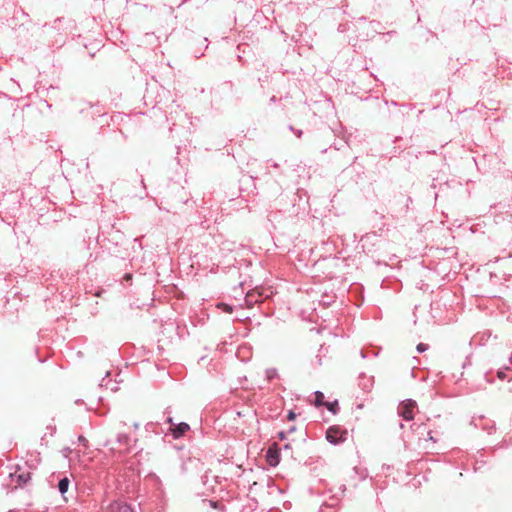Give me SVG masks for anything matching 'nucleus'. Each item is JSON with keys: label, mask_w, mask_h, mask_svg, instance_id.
Listing matches in <instances>:
<instances>
[{"label": "nucleus", "mask_w": 512, "mask_h": 512, "mask_svg": "<svg viewBox=\"0 0 512 512\" xmlns=\"http://www.w3.org/2000/svg\"><path fill=\"white\" fill-rule=\"evenodd\" d=\"M276 376H277V370L275 368H271L266 371V377L268 380H272Z\"/></svg>", "instance_id": "nucleus-11"}, {"label": "nucleus", "mask_w": 512, "mask_h": 512, "mask_svg": "<svg viewBox=\"0 0 512 512\" xmlns=\"http://www.w3.org/2000/svg\"><path fill=\"white\" fill-rule=\"evenodd\" d=\"M127 442H128V436L126 434H119L117 436V443H118L119 446H122V445L126 446ZM111 449L114 450V451L117 450V451L121 452V448L120 447L112 446Z\"/></svg>", "instance_id": "nucleus-9"}, {"label": "nucleus", "mask_w": 512, "mask_h": 512, "mask_svg": "<svg viewBox=\"0 0 512 512\" xmlns=\"http://www.w3.org/2000/svg\"><path fill=\"white\" fill-rule=\"evenodd\" d=\"M279 436H280V438H281V439H283V438H284V434H283V432H281V433L279 434Z\"/></svg>", "instance_id": "nucleus-20"}, {"label": "nucleus", "mask_w": 512, "mask_h": 512, "mask_svg": "<svg viewBox=\"0 0 512 512\" xmlns=\"http://www.w3.org/2000/svg\"><path fill=\"white\" fill-rule=\"evenodd\" d=\"M123 279L128 281V273H125L124 276H123Z\"/></svg>", "instance_id": "nucleus-19"}, {"label": "nucleus", "mask_w": 512, "mask_h": 512, "mask_svg": "<svg viewBox=\"0 0 512 512\" xmlns=\"http://www.w3.org/2000/svg\"><path fill=\"white\" fill-rule=\"evenodd\" d=\"M11 482L15 483V488L25 485L30 480V472L18 471L10 474Z\"/></svg>", "instance_id": "nucleus-3"}, {"label": "nucleus", "mask_w": 512, "mask_h": 512, "mask_svg": "<svg viewBox=\"0 0 512 512\" xmlns=\"http://www.w3.org/2000/svg\"><path fill=\"white\" fill-rule=\"evenodd\" d=\"M417 410V404L414 400L407 399L402 401L398 406V414L407 421L414 418L415 411Z\"/></svg>", "instance_id": "nucleus-2"}, {"label": "nucleus", "mask_w": 512, "mask_h": 512, "mask_svg": "<svg viewBox=\"0 0 512 512\" xmlns=\"http://www.w3.org/2000/svg\"><path fill=\"white\" fill-rule=\"evenodd\" d=\"M295 417H296L295 413H294V412H292V411H290V412H289V414H288V419H289V420H294V419H295Z\"/></svg>", "instance_id": "nucleus-16"}, {"label": "nucleus", "mask_w": 512, "mask_h": 512, "mask_svg": "<svg viewBox=\"0 0 512 512\" xmlns=\"http://www.w3.org/2000/svg\"><path fill=\"white\" fill-rule=\"evenodd\" d=\"M190 429V426L187 423H180L176 425L174 428H172V433L175 438H179L183 436L188 430Z\"/></svg>", "instance_id": "nucleus-8"}, {"label": "nucleus", "mask_w": 512, "mask_h": 512, "mask_svg": "<svg viewBox=\"0 0 512 512\" xmlns=\"http://www.w3.org/2000/svg\"><path fill=\"white\" fill-rule=\"evenodd\" d=\"M268 290L270 291V294H267V295H266V298H268V297H270L271 295H273V294H274V291H273L271 288H269Z\"/></svg>", "instance_id": "nucleus-18"}, {"label": "nucleus", "mask_w": 512, "mask_h": 512, "mask_svg": "<svg viewBox=\"0 0 512 512\" xmlns=\"http://www.w3.org/2000/svg\"><path fill=\"white\" fill-rule=\"evenodd\" d=\"M217 307L222 309L226 313H231L233 311V308L226 303H219Z\"/></svg>", "instance_id": "nucleus-12"}, {"label": "nucleus", "mask_w": 512, "mask_h": 512, "mask_svg": "<svg viewBox=\"0 0 512 512\" xmlns=\"http://www.w3.org/2000/svg\"><path fill=\"white\" fill-rule=\"evenodd\" d=\"M108 512H128V504L125 500H117L109 505Z\"/></svg>", "instance_id": "nucleus-7"}, {"label": "nucleus", "mask_w": 512, "mask_h": 512, "mask_svg": "<svg viewBox=\"0 0 512 512\" xmlns=\"http://www.w3.org/2000/svg\"><path fill=\"white\" fill-rule=\"evenodd\" d=\"M78 441H79L80 443H82L83 445H85V443H86V441H87V440H86V438H85L84 436L80 435V436L78 437Z\"/></svg>", "instance_id": "nucleus-15"}, {"label": "nucleus", "mask_w": 512, "mask_h": 512, "mask_svg": "<svg viewBox=\"0 0 512 512\" xmlns=\"http://www.w3.org/2000/svg\"><path fill=\"white\" fill-rule=\"evenodd\" d=\"M265 289L263 288H255L252 291H249L246 294L245 301L248 307H251L254 303L259 302V297L265 294Z\"/></svg>", "instance_id": "nucleus-4"}, {"label": "nucleus", "mask_w": 512, "mask_h": 512, "mask_svg": "<svg viewBox=\"0 0 512 512\" xmlns=\"http://www.w3.org/2000/svg\"><path fill=\"white\" fill-rule=\"evenodd\" d=\"M348 437V431L341 429L339 426H331L326 432V439L331 444H339L345 442Z\"/></svg>", "instance_id": "nucleus-1"}, {"label": "nucleus", "mask_w": 512, "mask_h": 512, "mask_svg": "<svg viewBox=\"0 0 512 512\" xmlns=\"http://www.w3.org/2000/svg\"><path fill=\"white\" fill-rule=\"evenodd\" d=\"M266 459L270 466H276L279 463L280 455L276 443L268 448Z\"/></svg>", "instance_id": "nucleus-5"}, {"label": "nucleus", "mask_w": 512, "mask_h": 512, "mask_svg": "<svg viewBox=\"0 0 512 512\" xmlns=\"http://www.w3.org/2000/svg\"><path fill=\"white\" fill-rule=\"evenodd\" d=\"M322 398H323V394L321 392H317L316 393V403L317 404H322Z\"/></svg>", "instance_id": "nucleus-14"}, {"label": "nucleus", "mask_w": 512, "mask_h": 512, "mask_svg": "<svg viewBox=\"0 0 512 512\" xmlns=\"http://www.w3.org/2000/svg\"><path fill=\"white\" fill-rule=\"evenodd\" d=\"M427 437H428L429 440L434 441V438H433L431 432H427Z\"/></svg>", "instance_id": "nucleus-17"}, {"label": "nucleus", "mask_w": 512, "mask_h": 512, "mask_svg": "<svg viewBox=\"0 0 512 512\" xmlns=\"http://www.w3.org/2000/svg\"><path fill=\"white\" fill-rule=\"evenodd\" d=\"M416 349L418 352H424L428 349V345L420 343L417 345Z\"/></svg>", "instance_id": "nucleus-13"}, {"label": "nucleus", "mask_w": 512, "mask_h": 512, "mask_svg": "<svg viewBox=\"0 0 512 512\" xmlns=\"http://www.w3.org/2000/svg\"><path fill=\"white\" fill-rule=\"evenodd\" d=\"M69 483L70 481L67 477L60 479V481L58 482V490L62 495L67 492Z\"/></svg>", "instance_id": "nucleus-10"}, {"label": "nucleus", "mask_w": 512, "mask_h": 512, "mask_svg": "<svg viewBox=\"0 0 512 512\" xmlns=\"http://www.w3.org/2000/svg\"><path fill=\"white\" fill-rule=\"evenodd\" d=\"M111 372H107L105 378L102 379L100 386L105 387L106 389L111 390L112 392H116L118 388V384L123 382V379L115 380V382L111 379Z\"/></svg>", "instance_id": "nucleus-6"}]
</instances>
